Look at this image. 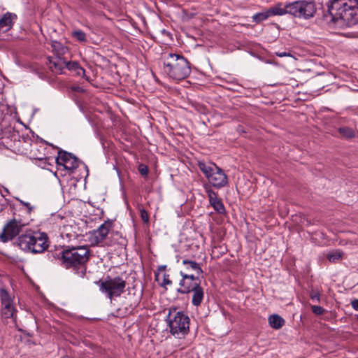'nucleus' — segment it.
<instances>
[{
    "label": "nucleus",
    "instance_id": "obj_1",
    "mask_svg": "<svg viewBox=\"0 0 358 358\" xmlns=\"http://www.w3.org/2000/svg\"><path fill=\"white\" fill-rule=\"evenodd\" d=\"M54 257L58 264L66 269L71 270L75 274L83 278L87 270V263L90 259V250L87 245L66 247Z\"/></svg>",
    "mask_w": 358,
    "mask_h": 358
},
{
    "label": "nucleus",
    "instance_id": "obj_2",
    "mask_svg": "<svg viewBox=\"0 0 358 358\" xmlns=\"http://www.w3.org/2000/svg\"><path fill=\"white\" fill-rule=\"evenodd\" d=\"M164 72L171 79L180 81L191 73L190 64L182 55L169 53L162 56Z\"/></svg>",
    "mask_w": 358,
    "mask_h": 358
},
{
    "label": "nucleus",
    "instance_id": "obj_3",
    "mask_svg": "<svg viewBox=\"0 0 358 358\" xmlns=\"http://www.w3.org/2000/svg\"><path fill=\"white\" fill-rule=\"evenodd\" d=\"M358 0H331L328 10L334 19L351 25L358 22Z\"/></svg>",
    "mask_w": 358,
    "mask_h": 358
},
{
    "label": "nucleus",
    "instance_id": "obj_4",
    "mask_svg": "<svg viewBox=\"0 0 358 358\" xmlns=\"http://www.w3.org/2000/svg\"><path fill=\"white\" fill-rule=\"evenodd\" d=\"M16 243L24 251L38 254L48 249L49 239L45 232L27 231L18 236Z\"/></svg>",
    "mask_w": 358,
    "mask_h": 358
},
{
    "label": "nucleus",
    "instance_id": "obj_5",
    "mask_svg": "<svg viewBox=\"0 0 358 358\" xmlns=\"http://www.w3.org/2000/svg\"><path fill=\"white\" fill-rule=\"evenodd\" d=\"M167 323L171 334L178 338L185 336L189 331V318L182 311H176V308L169 310Z\"/></svg>",
    "mask_w": 358,
    "mask_h": 358
},
{
    "label": "nucleus",
    "instance_id": "obj_6",
    "mask_svg": "<svg viewBox=\"0 0 358 358\" xmlns=\"http://www.w3.org/2000/svg\"><path fill=\"white\" fill-rule=\"evenodd\" d=\"M198 167L208 179L209 185L217 189L225 187L228 184V178L224 171L214 163L198 162Z\"/></svg>",
    "mask_w": 358,
    "mask_h": 358
},
{
    "label": "nucleus",
    "instance_id": "obj_7",
    "mask_svg": "<svg viewBox=\"0 0 358 358\" xmlns=\"http://www.w3.org/2000/svg\"><path fill=\"white\" fill-rule=\"evenodd\" d=\"M100 291L105 294L110 299L118 297L125 292L126 280L120 276L110 277L107 275L104 280L97 282Z\"/></svg>",
    "mask_w": 358,
    "mask_h": 358
},
{
    "label": "nucleus",
    "instance_id": "obj_8",
    "mask_svg": "<svg viewBox=\"0 0 358 358\" xmlns=\"http://www.w3.org/2000/svg\"><path fill=\"white\" fill-rule=\"evenodd\" d=\"M288 8L289 15L299 18L312 17L316 12L314 3L303 0L289 2Z\"/></svg>",
    "mask_w": 358,
    "mask_h": 358
},
{
    "label": "nucleus",
    "instance_id": "obj_9",
    "mask_svg": "<svg viewBox=\"0 0 358 358\" xmlns=\"http://www.w3.org/2000/svg\"><path fill=\"white\" fill-rule=\"evenodd\" d=\"M28 224V222L21 218L13 217L3 227V231L0 235L1 241L6 243L13 240L22 231L23 227Z\"/></svg>",
    "mask_w": 358,
    "mask_h": 358
},
{
    "label": "nucleus",
    "instance_id": "obj_10",
    "mask_svg": "<svg viewBox=\"0 0 358 358\" xmlns=\"http://www.w3.org/2000/svg\"><path fill=\"white\" fill-rule=\"evenodd\" d=\"M15 137L17 136H2L0 138V148H5L11 149L15 147ZM18 142L22 141L24 143L31 142V151L37 149L38 143H46L39 136H17Z\"/></svg>",
    "mask_w": 358,
    "mask_h": 358
},
{
    "label": "nucleus",
    "instance_id": "obj_11",
    "mask_svg": "<svg viewBox=\"0 0 358 358\" xmlns=\"http://www.w3.org/2000/svg\"><path fill=\"white\" fill-rule=\"evenodd\" d=\"M180 275L182 279L179 282V287L177 289V292L180 294H189L198 287L201 285V280L199 275L195 276L192 273H188L185 271H180Z\"/></svg>",
    "mask_w": 358,
    "mask_h": 358
},
{
    "label": "nucleus",
    "instance_id": "obj_12",
    "mask_svg": "<svg viewBox=\"0 0 358 358\" xmlns=\"http://www.w3.org/2000/svg\"><path fill=\"white\" fill-rule=\"evenodd\" d=\"M58 166L66 170L73 171L78 166V159L71 153L62 150H58V155L53 159Z\"/></svg>",
    "mask_w": 358,
    "mask_h": 358
},
{
    "label": "nucleus",
    "instance_id": "obj_13",
    "mask_svg": "<svg viewBox=\"0 0 358 358\" xmlns=\"http://www.w3.org/2000/svg\"><path fill=\"white\" fill-rule=\"evenodd\" d=\"M0 296L1 301L2 315L6 318L13 317L15 314L16 309L15 308L13 300L8 292L4 289H1L0 291Z\"/></svg>",
    "mask_w": 358,
    "mask_h": 358
},
{
    "label": "nucleus",
    "instance_id": "obj_14",
    "mask_svg": "<svg viewBox=\"0 0 358 358\" xmlns=\"http://www.w3.org/2000/svg\"><path fill=\"white\" fill-rule=\"evenodd\" d=\"M203 188L208 197L210 204L214 210L220 214L224 213L226 211L224 206L222 199L218 198L217 194L213 190L209 185H204Z\"/></svg>",
    "mask_w": 358,
    "mask_h": 358
},
{
    "label": "nucleus",
    "instance_id": "obj_15",
    "mask_svg": "<svg viewBox=\"0 0 358 358\" xmlns=\"http://www.w3.org/2000/svg\"><path fill=\"white\" fill-rule=\"evenodd\" d=\"M113 227V222L111 220H107L104 222L100 227L95 231H94V241L96 244L101 243L106 239L110 229Z\"/></svg>",
    "mask_w": 358,
    "mask_h": 358
},
{
    "label": "nucleus",
    "instance_id": "obj_16",
    "mask_svg": "<svg viewBox=\"0 0 358 358\" xmlns=\"http://www.w3.org/2000/svg\"><path fill=\"white\" fill-rule=\"evenodd\" d=\"M17 16L10 13H5L0 19V33H5L10 30L13 25V20Z\"/></svg>",
    "mask_w": 358,
    "mask_h": 358
},
{
    "label": "nucleus",
    "instance_id": "obj_17",
    "mask_svg": "<svg viewBox=\"0 0 358 358\" xmlns=\"http://www.w3.org/2000/svg\"><path fill=\"white\" fill-rule=\"evenodd\" d=\"M50 69L55 73L61 74L65 66V61L59 57L48 58Z\"/></svg>",
    "mask_w": 358,
    "mask_h": 358
},
{
    "label": "nucleus",
    "instance_id": "obj_18",
    "mask_svg": "<svg viewBox=\"0 0 358 358\" xmlns=\"http://www.w3.org/2000/svg\"><path fill=\"white\" fill-rule=\"evenodd\" d=\"M182 264L184 266L183 271L191 273V271H195L197 275L203 273V270L200 267L199 264L195 261L183 259Z\"/></svg>",
    "mask_w": 358,
    "mask_h": 358
},
{
    "label": "nucleus",
    "instance_id": "obj_19",
    "mask_svg": "<svg viewBox=\"0 0 358 358\" xmlns=\"http://www.w3.org/2000/svg\"><path fill=\"white\" fill-rule=\"evenodd\" d=\"M271 16L289 14L288 3H278L268 9Z\"/></svg>",
    "mask_w": 358,
    "mask_h": 358
},
{
    "label": "nucleus",
    "instance_id": "obj_20",
    "mask_svg": "<svg viewBox=\"0 0 358 358\" xmlns=\"http://www.w3.org/2000/svg\"><path fill=\"white\" fill-rule=\"evenodd\" d=\"M193 293L192 294V303L194 306H199L203 299L204 297V291L203 288L201 286H198V287H196V289H194L192 290Z\"/></svg>",
    "mask_w": 358,
    "mask_h": 358
},
{
    "label": "nucleus",
    "instance_id": "obj_21",
    "mask_svg": "<svg viewBox=\"0 0 358 358\" xmlns=\"http://www.w3.org/2000/svg\"><path fill=\"white\" fill-rule=\"evenodd\" d=\"M268 320L269 325L275 329H279L285 324V320L277 314L269 316Z\"/></svg>",
    "mask_w": 358,
    "mask_h": 358
},
{
    "label": "nucleus",
    "instance_id": "obj_22",
    "mask_svg": "<svg viewBox=\"0 0 358 358\" xmlns=\"http://www.w3.org/2000/svg\"><path fill=\"white\" fill-rule=\"evenodd\" d=\"M141 296H142V291H141L139 293L133 294V299L129 303V307L131 309V311L134 310L138 306V305L141 303Z\"/></svg>",
    "mask_w": 358,
    "mask_h": 358
},
{
    "label": "nucleus",
    "instance_id": "obj_23",
    "mask_svg": "<svg viewBox=\"0 0 358 358\" xmlns=\"http://www.w3.org/2000/svg\"><path fill=\"white\" fill-rule=\"evenodd\" d=\"M72 37L76 41L85 43L87 41V36L84 31L80 29H76L72 31L71 33Z\"/></svg>",
    "mask_w": 358,
    "mask_h": 358
},
{
    "label": "nucleus",
    "instance_id": "obj_24",
    "mask_svg": "<svg viewBox=\"0 0 358 358\" xmlns=\"http://www.w3.org/2000/svg\"><path fill=\"white\" fill-rule=\"evenodd\" d=\"M271 13H268V10L265 12H262L254 15L253 20L257 22L264 21L271 17Z\"/></svg>",
    "mask_w": 358,
    "mask_h": 358
},
{
    "label": "nucleus",
    "instance_id": "obj_25",
    "mask_svg": "<svg viewBox=\"0 0 358 358\" xmlns=\"http://www.w3.org/2000/svg\"><path fill=\"white\" fill-rule=\"evenodd\" d=\"M343 253L340 251H334L327 255V259L331 262H336L342 258Z\"/></svg>",
    "mask_w": 358,
    "mask_h": 358
},
{
    "label": "nucleus",
    "instance_id": "obj_26",
    "mask_svg": "<svg viewBox=\"0 0 358 358\" xmlns=\"http://www.w3.org/2000/svg\"><path fill=\"white\" fill-rule=\"evenodd\" d=\"M80 66V64L76 62H65L64 68L68 69L70 71H76Z\"/></svg>",
    "mask_w": 358,
    "mask_h": 358
},
{
    "label": "nucleus",
    "instance_id": "obj_27",
    "mask_svg": "<svg viewBox=\"0 0 358 358\" xmlns=\"http://www.w3.org/2000/svg\"><path fill=\"white\" fill-rule=\"evenodd\" d=\"M140 210V216L141 220L144 223H148L149 222V215L148 212L143 208H139Z\"/></svg>",
    "mask_w": 358,
    "mask_h": 358
},
{
    "label": "nucleus",
    "instance_id": "obj_28",
    "mask_svg": "<svg viewBox=\"0 0 358 358\" xmlns=\"http://www.w3.org/2000/svg\"><path fill=\"white\" fill-rule=\"evenodd\" d=\"M138 171L143 176H147L149 172L148 167L143 164H140L138 165Z\"/></svg>",
    "mask_w": 358,
    "mask_h": 358
},
{
    "label": "nucleus",
    "instance_id": "obj_29",
    "mask_svg": "<svg viewBox=\"0 0 358 358\" xmlns=\"http://www.w3.org/2000/svg\"><path fill=\"white\" fill-rule=\"evenodd\" d=\"M172 284V281L169 279V275L164 273L163 275V282L159 283L161 287H165L166 285H171Z\"/></svg>",
    "mask_w": 358,
    "mask_h": 358
},
{
    "label": "nucleus",
    "instance_id": "obj_30",
    "mask_svg": "<svg viewBox=\"0 0 358 358\" xmlns=\"http://www.w3.org/2000/svg\"><path fill=\"white\" fill-rule=\"evenodd\" d=\"M311 310L313 313L317 315H322L324 312V308L320 306H312Z\"/></svg>",
    "mask_w": 358,
    "mask_h": 358
},
{
    "label": "nucleus",
    "instance_id": "obj_31",
    "mask_svg": "<svg viewBox=\"0 0 358 358\" xmlns=\"http://www.w3.org/2000/svg\"><path fill=\"white\" fill-rule=\"evenodd\" d=\"M18 201H20V203L23 205L24 206L26 207L27 208V212L28 214H30L33 210L34 209V207L33 206H31L29 203L28 202H25L22 200H20V199H18Z\"/></svg>",
    "mask_w": 358,
    "mask_h": 358
},
{
    "label": "nucleus",
    "instance_id": "obj_32",
    "mask_svg": "<svg viewBox=\"0 0 358 358\" xmlns=\"http://www.w3.org/2000/svg\"><path fill=\"white\" fill-rule=\"evenodd\" d=\"M310 297L312 300H316L317 301H320V293L318 292H315L313 290L311 291L310 294Z\"/></svg>",
    "mask_w": 358,
    "mask_h": 358
},
{
    "label": "nucleus",
    "instance_id": "obj_33",
    "mask_svg": "<svg viewBox=\"0 0 358 358\" xmlns=\"http://www.w3.org/2000/svg\"><path fill=\"white\" fill-rule=\"evenodd\" d=\"M166 268V265H161L158 267L157 268V272H155V280L158 281L159 280V271H164L165 269Z\"/></svg>",
    "mask_w": 358,
    "mask_h": 358
},
{
    "label": "nucleus",
    "instance_id": "obj_34",
    "mask_svg": "<svg viewBox=\"0 0 358 358\" xmlns=\"http://www.w3.org/2000/svg\"><path fill=\"white\" fill-rule=\"evenodd\" d=\"M75 72L78 76L83 77H84L85 75V70L80 66L77 69V70L75 71Z\"/></svg>",
    "mask_w": 358,
    "mask_h": 358
},
{
    "label": "nucleus",
    "instance_id": "obj_35",
    "mask_svg": "<svg viewBox=\"0 0 358 358\" xmlns=\"http://www.w3.org/2000/svg\"><path fill=\"white\" fill-rule=\"evenodd\" d=\"M339 131L341 134H352V131L348 128H340Z\"/></svg>",
    "mask_w": 358,
    "mask_h": 358
},
{
    "label": "nucleus",
    "instance_id": "obj_36",
    "mask_svg": "<svg viewBox=\"0 0 358 358\" xmlns=\"http://www.w3.org/2000/svg\"><path fill=\"white\" fill-rule=\"evenodd\" d=\"M275 55L279 57H292L291 54L287 52H276Z\"/></svg>",
    "mask_w": 358,
    "mask_h": 358
},
{
    "label": "nucleus",
    "instance_id": "obj_37",
    "mask_svg": "<svg viewBox=\"0 0 358 358\" xmlns=\"http://www.w3.org/2000/svg\"><path fill=\"white\" fill-rule=\"evenodd\" d=\"M351 306L355 310L358 311V299L352 300L351 301Z\"/></svg>",
    "mask_w": 358,
    "mask_h": 358
},
{
    "label": "nucleus",
    "instance_id": "obj_38",
    "mask_svg": "<svg viewBox=\"0 0 358 358\" xmlns=\"http://www.w3.org/2000/svg\"><path fill=\"white\" fill-rule=\"evenodd\" d=\"M43 155H44V157H42V156H41V157H40V156H36V159H39V160H42V159H46V158H47V157L45 156V154H43Z\"/></svg>",
    "mask_w": 358,
    "mask_h": 358
},
{
    "label": "nucleus",
    "instance_id": "obj_39",
    "mask_svg": "<svg viewBox=\"0 0 358 358\" xmlns=\"http://www.w3.org/2000/svg\"><path fill=\"white\" fill-rule=\"evenodd\" d=\"M124 136L125 137V140H127H127H128V136H127V135H125V136Z\"/></svg>",
    "mask_w": 358,
    "mask_h": 358
},
{
    "label": "nucleus",
    "instance_id": "obj_40",
    "mask_svg": "<svg viewBox=\"0 0 358 358\" xmlns=\"http://www.w3.org/2000/svg\"><path fill=\"white\" fill-rule=\"evenodd\" d=\"M347 138H351L353 136H351V135H349V136H345Z\"/></svg>",
    "mask_w": 358,
    "mask_h": 358
},
{
    "label": "nucleus",
    "instance_id": "obj_41",
    "mask_svg": "<svg viewBox=\"0 0 358 358\" xmlns=\"http://www.w3.org/2000/svg\"><path fill=\"white\" fill-rule=\"evenodd\" d=\"M96 358H104V357H96Z\"/></svg>",
    "mask_w": 358,
    "mask_h": 358
},
{
    "label": "nucleus",
    "instance_id": "obj_42",
    "mask_svg": "<svg viewBox=\"0 0 358 358\" xmlns=\"http://www.w3.org/2000/svg\"><path fill=\"white\" fill-rule=\"evenodd\" d=\"M357 3H358V0H357Z\"/></svg>",
    "mask_w": 358,
    "mask_h": 358
}]
</instances>
